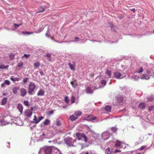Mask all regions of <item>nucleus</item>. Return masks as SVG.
Segmentation results:
<instances>
[{"instance_id":"nucleus-63","label":"nucleus","mask_w":154,"mask_h":154,"mask_svg":"<svg viewBox=\"0 0 154 154\" xmlns=\"http://www.w3.org/2000/svg\"><path fill=\"white\" fill-rule=\"evenodd\" d=\"M48 142L49 143H51V140H49V141H48Z\"/></svg>"},{"instance_id":"nucleus-16","label":"nucleus","mask_w":154,"mask_h":154,"mask_svg":"<svg viewBox=\"0 0 154 154\" xmlns=\"http://www.w3.org/2000/svg\"><path fill=\"white\" fill-rule=\"evenodd\" d=\"M78 118V117L75 116L74 115L70 116L69 118V119L72 121H73Z\"/></svg>"},{"instance_id":"nucleus-57","label":"nucleus","mask_w":154,"mask_h":154,"mask_svg":"<svg viewBox=\"0 0 154 154\" xmlns=\"http://www.w3.org/2000/svg\"><path fill=\"white\" fill-rule=\"evenodd\" d=\"M79 38H78V37H75V40H77V41H79Z\"/></svg>"},{"instance_id":"nucleus-9","label":"nucleus","mask_w":154,"mask_h":154,"mask_svg":"<svg viewBox=\"0 0 154 154\" xmlns=\"http://www.w3.org/2000/svg\"><path fill=\"white\" fill-rule=\"evenodd\" d=\"M97 119L96 117H94L92 115L88 116L86 118V120L89 121H91L95 120Z\"/></svg>"},{"instance_id":"nucleus-13","label":"nucleus","mask_w":154,"mask_h":154,"mask_svg":"<svg viewBox=\"0 0 154 154\" xmlns=\"http://www.w3.org/2000/svg\"><path fill=\"white\" fill-rule=\"evenodd\" d=\"M93 91L91 87L88 86L86 88V92L87 93H92Z\"/></svg>"},{"instance_id":"nucleus-27","label":"nucleus","mask_w":154,"mask_h":154,"mask_svg":"<svg viewBox=\"0 0 154 154\" xmlns=\"http://www.w3.org/2000/svg\"><path fill=\"white\" fill-rule=\"evenodd\" d=\"M111 107L110 106H107L105 107V109L106 111L109 112L111 111Z\"/></svg>"},{"instance_id":"nucleus-40","label":"nucleus","mask_w":154,"mask_h":154,"mask_svg":"<svg viewBox=\"0 0 154 154\" xmlns=\"http://www.w3.org/2000/svg\"><path fill=\"white\" fill-rule=\"evenodd\" d=\"M33 33V32H22V33L24 35H26V34H32Z\"/></svg>"},{"instance_id":"nucleus-33","label":"nucleus","mask_w":154,"mask_h":154,"mask_svg":"<svg viewBox=\"0 0 154 154\" xmlns=\"http://www.w3.org/2000/svg\"><path fill=\"white\" fill-rule=\"evenodd\" d=\"M143 71V68L142 67H141L137 70V71L136 72L137 73H140L142 72Z\"/></svg>"},{"instance_id":"nucleus-30","label":"nucleus","mask_w":154,"mask_h":154,"mask_svg":"<svg viewBox=\"0 0 154 154\" xmlns=\"http://www.w3.org/2000/svg\"><path fill=\"white\" fill-rule=\"evenodd\" d=\"M64 100L65 102L67 104H69V99L68 98V97L67 96H66L65 97Z\"/></svg>"},{"instance_id":"nucleus-28","label":"nucleus","mask_w":154,"mask_h":154,"mask_svg":"<svg viewBox=\"0 0 154 154\" xmlns=\"http://www.w3.org/2000/svg\"><path fill=\"white\" fill-rule=\"evenodd\" d=\"M51 54L49 53L47 54L46 56L47 57V59L49 61H51Z\"/></svg>"},{"instance_id":"nucleus-36","label":"nucleus","mask_w":154,"mask_h":154,"mask_svg":"<svg viewBox=\"0 0 154 154\" xmlns=\"http://www.w3.org/2000/svg\"><path fill=\"white\" fill-rule=\"evenodd\" d=\"M148 101H152L154 100L153 97L152 96H150L148 97Z\"/></svg>"},{"instance_id":"nucleus-39","label":"nucleus","mask_w":154,"mask_h":154,"mask_svg":"<svg viewBox=\"0 0 154 154\" xmlns=\"http://www.w3.org/2000/svg\"><path fill=\"white\" fill-rule=\"evenodd\" d=\"M108 23L109 24V26L111 27L112 29H113V28L114 27L113 26V24L112 23L110 22H109Z\"/></svg>"},{"instance_id":"nucleus-61","label":"nucleus","mask_w":154,"mask_h":154,"mask_svg":"<svg viewBox=\"0 0 154 154\" xmlns=\"http://www.w3.org/2000/svg\"><path fill=\"white\" fill-rule=\"evenodd\" d=\"M34 118H37V117H36V116H34Z\"/></svg>"},{"instance_id":"nucleus-31","label":"nucleus","mask_w":154,"mask_h":154,"mask_svg":"<svg viewBox=\"0 0 154 154\" xmlns=\"http://www.w3.org/2000/svg\"><path fill=\"white\" fill-rule=\"evenodd\" d=\"M34 66L35 68L38 67L40 65V63L39 62H37L34 64Z\"/></svg>"},{"instance_id":"nucleus-18","label":"nucleus","mask_w":154,"mask_h":154,"mask_svg":"<svg viewBox=\"0 0 154 154\" xmlns=\"http://www.w3.org/2000/svg\"><path fill=\"white\" fill-rule=\"evenodd\" d=\"M19 89V88L16 87H14L13 88V92L15 94H17V91Z\"/></svg>"},{"instance_id":"nucleus-26","label":"nucleus","mask_w":154,"mask_h":154,"mask_svg":"<svg viewBox=\"0 0 154 154\" xmlns=\"http://www.w3.org/2000/svg\"><path fill=\"white\" fill-rule=\"evenodd\" d=\"M50 123V121L48 119H46L43 122L44 125H47L49 124Z\"/></svg>"},{"instance_id":"nucleus-50","label":"nucleus","mask_w":154,"mask_h":154,"mask_svg":"<svg viewBox=\"0 0 154 154\" xmlns=\"http://www.w3.org/2000/svg\"><path fill=\"white\" fill-rule=\"evenodd\" d=\"M54 112V111L51 110V111L49 112V114L50 115L52 114Z\"/></svg>"},{"instance_id":"nucleus-32","label":"nucleus","mask_w":154,"mask_h":154,"mask_svg":"<svg viewBox=\"0 0 154 154\" xmlns=\"http://www.w3.org/2000/svg\"><path fill=\"white\" fill-rule=\"evenodd\" d=\"M71 100L72 103H74L75 101V97L74 96H72L71 97Z\"/></svg>"},{"instance_id":"nucleus-4","label":"nucleus","mask_w":154,"mask_h":154,"mask_svg":"<svg viewBox=\"0 0 154 154\" xmlns=\"http://www.w3.org/2000/svg\"><path fill=\"white\" fill-rule=\"evenodd\" d=\"M44 149L45 154H51L52 150L54 149L53 146H48L44 148Z\"/></svg>"},{"instance_id":"nucleus-46","label":"nucleus","mask_w":154,"mask_h":154,"mask_svg":"<svg viewBox=\"0 0 154 154\" xmlns=\"http://www.w3.org/2000/svg\"><path fill=\"white\" fill-rule=\"evenodd\" d=\"M30 56V55L29 54H24V55L22 57H25L26 58H28Z\"/></svg>"},{"instance_id":"nucleus-48","label":"nucleus","mask_w":154,"mask_h":154,"mask_svg":"<svg viewBox=\"0 0 154 154\" xmlns=\"http://www.w3.org/2000/svg\"><path fill=\"white\" fill-rule=\"evenodd\" d=\"M56 125H60V122L59 121L57 122Z\"/></svg>"},{"instance_id":"nucleus-54","label":"nucleus","mask_w":154,"mask_h":154,"mask_svg":"<svg viewBox=\"0 0 154 154\" xmlns=\"http://www.w3.org/2000/svg\"><path fill=\"white\" fill-rule=\"evenodd\" d=\"M145 146H141L140 148V150H142L143 149H144L145 148Z\"/></svg>"},{"instance_id":"nucleus-47","label":"nucleus","mask_w":154,"mask_h":154,"mask_svg":"<svg viewBox=\"0 0 154 154\" xmlns=\"http://www.w3.org/2000/svg\"><path fill=\"white\" fill-rule=\"evenodd\" d=\"M101 82L102 84L101 85L102 86H104L105 85L106 82L104 80H102Z\"/></svg>"},{"instance_id":"nucleus-53","label":"nucleus","mask_w":154,"mask_h":154,"mask_svg":"<svg viewBox=\"0 0 154 154\" xmlns=\"http://www.w3.org/2000/svg\"><path fill=\"white\" fill-rule=\"evenodd\" d=\"M46 36H47L48 37H50V35L49 34L48 32L46 33Z\"/></svg>"},{"instance_id":"nucleus-43","label":"nucleus","mask_w":154,"mask_h":154,"mask_svg":"<svg viewBox=\"0 0 154 154\" xmlns=\"http://www.w3.org/2000/svg\"><path fill=\"white\" fill-rule=\"evenodd\" d=\"M24 104L27 106H29V103L28 101H24Z\"/></svg>"},{"instance_id":"nucleus-2","label":"nucleus","mask_w":154,"mask_h":154,"mask_svg":"<svg viewBox=\"0 0 154 154\" xmlns=\"http://www.w3.org/2000/svg\"><path fill=\"white\" fill-rule=\"evenodd\" d=\"M114 77L117 79H122L125 76V75L122 72H115L114 73Z\"/></svg>"},{"instance_id":"nucleus-38","label":"nucleus","mask_w":154,"mask_h":154,"mask_svg":"<svg viewBox=\"0 0 154 154\" xmlns=\"http://www.w3.org/2000/svg\"><path fill=\"white\" fill-rule=\"evenodd\" d=\"M29 79L28 78H24L23 79V83L24 84H26V82H27Z\"/></svg>"},{"instance_id":"nucleus-1","label":"nucleus","mask_w":154,"mask_h":154,"mask_svg":"<svg viewBox=\"0 0 154 154\" xmlns=\"http://www.w3.org/2000/svg\"><path fill=\"white\" fill-rule=\"evenodd\" d=\"M28 87V92L29 94L32 95L33 94L35 91L36 90L38 86L34 82H31L29 84Z\"/></svg>"},{"instance_id":"nucleus-7","label":"nucleus","mask_w":154,"mask_h":154,"mask_svg":"<svg viewBox=\"0 0 154 154\" xmlns=\"http://www.w3.org/2000/svg\"><path fill=\"white\" fill-rule=\"evenodd\" d=\"M20 95L22 97L25 96L27 93L26 90L24 88H22L20 89Z\"/></svg>"},{"instance_id":"nucleus-52","label":"nucleus","mask_w":154,"mask_h":154,"mask_svg":"<svg viewBox=\"0 0 154 154\" xmlns=\"http://www.w3.org/2000/svg\"><path fill=\"white\" fill-rule=\"evenodd\" d=\"M39 73L42 75H44V72L42 71H40Z\"/></svg>"},{"instance_id":"nucleus-10","label":"nucleus","mask_w":154,"mask_h":154,"mask_svg":"<svg viewBox=\"0 0 154 154\" xmlns=\"http://www.w3.org/2000/svg\"><path fill=\"white\" fill-rule=\"evenodd\" d=\"M44 91L42 89H41L39 90L38 91L37 94V95L38 96H42L44 95Z\"/></svg>"},{"instance_id":"nucleus-44","label":"nucleus","mask_w":154,"mask_h":154,"mask_svg":"<svg viewBox=\"0 0 154 154\" xmlns=\"http://www.w3.org/2000/svg\"><path fill=\"white\" fill-rule=\"evenodd\" d=\"M23 66V63L22 62H21L20 63H19L17 64V66L18 67H21Z\"/></svg>"},{"instance_id":"nucleus-14","label":"nucleus","mask_w":154,"mask_h":154,"mask_svg":"<svg viewBox=\"0 0 154 154\" xmlns=\"http://www.w3.org/2000/svg\"><path fill=\"white\" fill-rule=\"evenodd\" d=\"M17 109L21 113L22 112L23 107L21 104H19L17 106Z\"/></svg>"},{"instance_id":"nucleus-45","label":"nucleus","mask_w":154,"mask_h":154,"mask_svg":"<svg viewBox=\"0 0 154 154\" xmlns=\"http://www.w3.org/2000/svg\"><path fill=\"white\" fill-rule=\"evenodd\" d=\"M43 30V28H40L37 31L35 32V33H39L42 32Z\"/></svg>"},{"instance_id":"nucleus-60","label":"nucleus","mask_w":154,"mask_h":154,"mask_svg":"<svg viewBox=\"0 0 154 154\" xmlns=\"http://www.w3.org/2000/svg\"><path fill=\"white\" fill-rule=\"evenodd\" d=\"M31 111L33 110V108L32 107L31 108Z\"/></svg>"},{"instance_id":"nucleus-15","label":"nucleus","mask_w":154,"mask_h":154,"mask_svg":"<svg viewBox=\"0 0 154 154\" xmlns=\"http://www.w3.org/2000/svg\"><path fill=\"white\" fill-rule=\"evenodd\" d=\"M139 107L141 109H144L145 107V103H140L138 105Z\"/></svg>"},{"instance_id":"nucleus-6","label":"nucleus","mask_w":154,"mask_h":154,"mask_svg":"<svg viewBox=\"0 0 154 154\" xmlns=\"http://www.w3.org/2000/svg\"><path fill=\"white\" fill-rule=\"evenodd\" d=\"M115 145L117 147L122 148L125 145V144L121 141H116V143L115 144Z\"/></svg>"},{"instance_id":"nucleus-56","label":"nucleus","mask_w":154,"mask_h":154,"mask_svg":"<svg viewBox=\"0 0 154 154\" xmlns=\"http://www.w3.org/2000/svg\"><path fill=\"white\" fill-rule=\"evenodd\" d=\"M20 25H18V24H15V23H14V25L15 26H17V27H18Z\"/></svg>"},{"instance_id":"nucleus-21","label":"nucleus","mask_w":154,"mask_h":154,"mask_svg":"<svg viewBox=\"0 0 154 154\" xmlns=\"http://www.w3.org/2000/svg\"><path fill=\"white\" fill-rule=\"evenodd\" d=\"M123 100V98L121 97H117L116 98V101L118 103H121Z\"/></svg>"},{"instance_id":"nucleus-49","label":"nucleus","mask_w":154,"mask_h":154,"mask_svg":"<svg viewBox=\"0 0 154 154\" xmlns=\"http://www.w3.org/2000/svg\"><path fill=\"white\" fill-rule=\"evenodd\" d=\"M76 141V140L75 139L74 140H72V142L70 143V144L71 145H72L73 143L75 142Z\"/></svg>"},{"instance_id":"nucleus-5","label":"nucleus","mask_w":154,"mask_h":154,"mask_svg":"<svg viewBox=\"0 0 154 154\" xmlns=\"http://www.w3.org/2000/svg\"><path fill=\"white\" fill-rule=\"evenodd\" d=\"M32 111L29 109L26 110L24 112V116L28 117H31L32 115Z\"/></svg>"},{"instance_id":"nucleus-51","label":"nucleus","mask_w":154,"mask_h":154,"mask_svg":"<svg viewBox=\"0 0 154 154\" xmlns=\"http://www.w3.org/2000/svg\"><path fill=\"white\" fill-rule=\"evenodd\" d=\"M38 119H37L36 118H34L33 119V121L32 122H34L35 123V121H37Z\"/></svg>"},{"instance_id":"nucleus-59","label":"nucleus","mask_w":154,"mask_h":154,"mask_svg":"<svg viewBox=\"0 0 154 154\" xmlns=\"http://www.w3.org/2000/svg\"><path fill=\"white\" fill-rule=\"evenodd\" d=\"M131 10L132 11L134 12L135 11V9L134 8L131 9Z\"/></svg>"},{"instance_id":"nucleus-8","label":"nucleus","mask_w":154,"mask_h":154,"mask_svg":"<svg viewBox=\"0 0 154 154\" xmlns=\"http://www.w3.org/2000/svg\"><path fill=\"white\" fill-rule=\"evenodd\" d=\"M46 9V6L45 5L41 6L38 8V11H37L36 14H37L40 12H43L45 11Z\"/></svg>"},{"instance_id":"nucleus-41","label":"nucleus","mask_w":154,"mask_h":154,"mask_svg":"<svg viewBox=\"0 0 154 154\" xmlns=\"http://www.w3.org/2000/svg\"><path fill=\"white\" fill-rule=\"evenodd\" d=\"M111 130L114 132H116L117 131V128L115 127H113L111 128Z\"/></svg>"},{"instance_id":"nucleus-12","label":"nucleus","mask_w":154,"mask_h":154,"mask_svg":"<svg viewBox=\"0 0 154 154\" xmlns=\"http://www.w3.org/2000/svg\"><path fill=\"white\" fill-rule=\"evenodd\" d=\"M71 84L72 85V87L75 88L78 86V85L77 83V82L76 80H74V81L71 82Z\"/></svg>"},{"instance_id":"nucleus-17","label":"nucleus","mask_w":154,"mask_h":154,"mask_svg":"<svg viewBox=\"0 0 154 154\" xmlns=\"http://www.w3.org/2000/svg\"><path fill=\"white\" fill-rule=\"evenodd\" d=\"M106 73L107 75V78H109L111 77V71L110 70L107 69L106 71Z\"/></svg>"},{"instance_id":"nucleus-29","label":"nucleus","mask_w":154,"mask_h":154,"mask_svg":"<svg viewBox=\"0 0 154 154\" xmlns=\"http://www.w3.org/2000/svg\"><path fill=\"white\" fill-rule=\"evenodd\" d=\"M44 118V117L42 116H40L38 117V121H35V123L37 124L40 121Z\"/></svg>"},{"instance_id":"nucleus-35","label":"nucleus","mask_w":154,"mask_h":154,"mask_svg":"<svg viewBox=\"0 0 154 154\" xmlns=\"http://www.w3.org/2000/svg\"><path fill=\"white\" fill-rule=\"evenodd\" d=\"M14 57H15L14 54H11L9 55V60H11L13 59L14 58Z\"/></svg>"},{"instance_id":"nucleus-62","label":"nucleus","mask_w":154,"mask_h":154,"mask_svg":"<svg viewBox=\"0 0 154 154\" xmlns=\"http://www.w3.org/2000/svg\"><path fill=\"white\" fill-rule=\"evenodd\" d=\"M85 154H89V153L88 152H86L85 153Z\"/></svg>"},{"instance_id":"nucleus-11","label":"nucleus","mask_w":154,"mask_h":154,"mask_svg":"<svg viewBox=\"0 0 154 154\" xmlns=\"http://www.w3.org/2000/svg\"><path fill=\"white\" fill-rule=\"evenodd\" d=\"M10 79L13 82L18 81L20 80V78L17 77L14 78L13 76H11Z\"/></svg>"},{"instance_id":"nucleus-19","label":"nucleus","mask_w":154,"mask_h":154,"mask_svg":"<svg viewBox=\"0 0 154 154\" xmlns=\"http://www.w3.org/2000/svg\"><path fill=\"white\" fill-rule=\"evenodd\" d=\"M9 66V65L6 66L3 64H1L0 65V69H4L8 68Z\"/></svg>"},{"instance_id":"nucleus-34","label":"nucleus","mask_w":154,"mask_h":154,"mask_svg":"<svg viewBox=\"0 0 154 154\" xmlns=\"http://www.w3.org/2000/svg\"><path fill=\"white\" fill-rule=\"evenodd\" d=\"M105 153L107 154H111V152L109 147L106 149Z\"/></svg>"},{"instance_id":"nucleus-58","label":"nucleus","mask_w":154,"mask_h":154,"mask_svg":"<svg viewBox=\"0 0 154 154\" xmlns=\"http://www.w3.org/2000/svg\"><path fill=\"white\" fill-rule=\"evenodd\" d=\"M5 84L4 83L2 84L1 86L2 87H5Z\"/></svg>"},{"instance_id":"nucleus-3","label":"nucleus","mask_w":154,"mask_h":154,"mask_svg":"<svg viewBox=\"0 0 154 154\" xmlns=\"http://www.w3.org/2000/svg\"><path fill=\"white\" fill-rule=\"evenodd\" d=\"M76 135L77 139L79 140H80L82 139V138H84V140L85 142H87L88 141L87 138L84 134L83 133H77L76 134Z\"/></svg>"},{"instance_id":"nucleus-55","label":"nucleus","mask_w":154,"mask_h":154,"mask_svg":"<svg viewBox=\"0 0 154 154\" xmlns=\"http://www.w3.org/2000/svg\"><path fill=\"white\" fill-rule=\"evenodd\" d=\"M120 151H121L120 150H118V149H116V150H115L114 152L115 153H117V152H120Z\"/></svg>"},{"instance_id":"nucleus-24","label":"nucleus","mask_w":154,"mask_h":154,"mask_svg":"<svg viewBox=\"0 0 154 154\" xmlns=\"http://www.w3.org/2000/svg\"><path fill=\"white\" fill-rule=\"evenodd\" d=\"M7 99L6 97L4 98L2 100L1 103L2 105H4L6 103L7 101Z\"/></svg>"},{"instance_id":"nucleus-20","label":"nucleus","mask_w":154,"mask_h":154,"mask_svg":"<svg viewBox=\"0 0 154 154\" xmlns=\"http://www.w3.org/2000/svg\"><path fill=\"white\" fill-rule=\"evenodd\" d=\"M140 78L141 79H149V77L146 75L143 74L140 75Z\"/></svg>"},{"instance_id":"nucleus-37","label":"nucleus","mask_w":154,"mask_h":154,"mask_svg":"<svg viewBox=\"0 0 154 154\" xmlns=\"http://www.w3.org/2000/svg\"><path fill=\"white\" fill-rule=\"evenodd\" d=\"M149 111H151L154 109V105L152 106H150L148 107Z\"/></svg>"},{"instance_id":"nucleus-42","label":"nucleus","mask_w":154,"mask_h":154,"mask_svg":"<svg viewBox=\"0 0 154 154\" xmlns=\"http://www.w3.org/2000/svg\"><path fill=\"white\" fill-rule=\"evenodd\" d=\"M4 83L5 84H6L8 85H9L10 84V82L8 80H6L5 81Z\"/></svg>"},{"instance_id":"nucleus-23","label":"nucleus","mask_w":154,"mask_h":154,"mask_svg":"<svg viewBox=\"0 0 154 154\" xmlns=\"http://www.w3.org/2000/svg\"><path fill=\"white\" fill-rule=\"evenodd\" d=\"M74 114L76 116L78 117L79 116H80L81 115L82 112L80 111H75L74 112Z\"/></svg>"},{"instance_id":"nucleus-64","label":"nucleus","mask_w":154,"mask_h":154,"mask_svg":"<svg viewBox=\"0 0 154 154\" xmlns=\"http://www.w3.org/2000/svg\"><path fill=\"white\" fill-rule=\"evenodd\" d=\"M3 94L4 95H5V93H3Z\"/></svg>"},{"instance_id":"nucleus-25","label":"nucleus","mask_w":154,"mask_h":154,"mask_svg":"<svg viewBox=\"0 0 154 154\" xmlns=\"http://www.w3.org/2000/svg\"><path fill=\"white\" fill-rule=\"evenodd\" d=\"M68 65L69 66L70 69L72 70H75V66L74 65L70 63H68Z\"/></svg>"},{"instance_id":"nucleus-22","label":"nucleus","mask_w":154,"mask_h":154,"mask_svg":"<svg viewBox=\"0 0 154 154\" xmlns=\"http://www.w3.org/2000/svg\"><path fill=\"white\" fill-rule=\"evenodd\" d=\"M53 148H54V152H55L56 153V154H60V151L57 148H56L55 147L53 146ZM54 154H56V153H55Z\"/></svg>"}]
</instances>
